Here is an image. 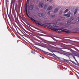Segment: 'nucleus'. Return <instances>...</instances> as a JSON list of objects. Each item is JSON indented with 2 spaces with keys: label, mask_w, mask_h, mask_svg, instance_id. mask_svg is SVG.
I'll return each mask as SVG.
<instances>
[{
  "label": "nucleus",
  "mask_w": 79,
  "mask_h": 79,
  "mask_svg": "<svg viewBox=\"0 0 79 79\" xmlns=\"http://www.w3.org/2000/svg\"><path fill=\"white\" fill-rule=\"evenodd\" d=\"M6 8H7V13L8 16V17H9V18L10 19V20L12 24H15V20H14V18H13V16H12V15H11V14L10 12L9 13V15L8 14V5L7 4H6Z\"/></svg>",
  "instance_id": "nucleus-1"
},
{
  "label": "nucleus",
  "mask_w": 79,
  "mask_h": 79,
  "mask_svg": "<svg viewBox=\"0 0 79 79\" xmlns=\"http://www.w3.org/2000/svg\"><path fill=\"white\" fill-rule=\"evenodd\" d=\"M29 18L31 20V21H33V22H34V23H36V24H38V25H40V26H42V25L41 24V23H39V21H37L35 20L34 19H33V18H32L31 17H29Z\"/></svg>",
  "instance_id": "nucleus-2"
},
{
  "label": "nucleus",
  "mask_w": 79,
  "mask_h": 79,
  "mask_svg": "<svg viewBox=\"0 0 79 79\" xmlns=\"http://www.w3.org/2000/svg\"><path fill=\"white\" fill-rule=\"evenodd\" d=\"M54 23H50V26L52 27H55L56 26V24H58V22H57L56 21H54Z\"/></svg>",
  "instance_id": "nucleus-3"
},
{
  "label": "nucleus",
  "mask_w": 79,
  "mask_h": 79,
  "mask_svg": "<svg viewBox=\"0 0 79 79\" xmlns=\"http://www.w3.org/2000/svg\"><path fill=\"white\" fill-rule=\"evenodd\" d=\"M56 31H57L58 32H65L66 33H69V32L68 31H64L60 28L57 29L56 30Z\"/></svg>",
  "instance_id": "nucleus-4"
},
{
  "label": "nucleus",
  "mask_w": 79,
  "mask_h": 79,
  "mask_svg": "<svg viewBox=\"0 0 79 79\" xmlns=\"http://www.w3.org/2000/svg\"><path fill=\"white\" fill-rule=\"evenodd\" d=\"M34 9V6L32 5H31L29 6V10H32Z\"/></svg>",
  "instance_id": "nucleus-5"
},
{
  "label": "nucleus",
  "mask_w": 79,
  "mask_h": 79,
  "mask_svg": "<svg viewBox=\"0 0 79 79\" xmlns=\"http://www.w3.org/2000/svg\"><path fill=\"white\" fill-rule=\"evenodd\" d=\"M13 15L14 16V18L15 19V20H17V17H16V12L15 11H13Z\"/></svg>",
  "instance_id": "nucleus-6"
},
{
  "label": "nucleus",
  "mask_w": 79,
  "mask_h": 79,
  "mask_svg": "<svg viewBox=\"0 0 79 79\" xmlns=\"http://www.w3.org/2000/svg\"><path fill=\"white\" fill-rule=\"evenodd\" d=\"M38 16L40 17H43L44 14L42 13H39L38 14Z\"/></svg>",
  "instance_id": "nucleus-7"
},
{
  "label": "nucleus",
  "mask_w": 79,
  "mask_h": 79,
  "mask_svg": "<svg viewBox=\"0 0 79 79\" xmlns=\"http://www.w3.org/2000/svg\"><path fill=\"white\" fill-rule=\"evenodd\" d=\"M64 16H67V18H69L70 17V13H68L67 14H64Z\"/></svg>",
  "instance_id": "nucleus-8"
},
{
  "label": "nucleus",
  "mask_w": 79,
  "mask_h": 79,
  "mask_svg": "<svg viewBox=\"0 0 79 79\" xmlns=\"http://www.w3.org/2000/svg\"><path fill=\"white\" fill-rule=\"evenodd\" d=\"M42 26L45 27H47V28H48V29H50V27L48 25H46L42 24Z\"/></svg>",
  "instance_id": "nucleus-9"
},
{
  "label": "nucleus",
  "mask_w": 79,
  "mask_h": 79,
  "mask_svg": "<svg viewBox=\"0 0 79 79\" xmlns=\"http://www.w3.org/2000/svg\"><path fill=\"white\" fill-rule=\"evenodd\" d=\"M39 6L40 8H42L44 6V4L43 3L41 2L39 4Z\"/></svg>",
  "instance_id": "nucleus-10"
},
{
  "label": "nucleus",
  "mask_w": 79,
  "mask_h": 79,
  "mask_svg": "<svg viewBox=\"0 0 79 79\" xmlns=\"http://www.w3.org/2000/svg\"><path fill=\"white\" fill-rule=\"evenodd\" d=\"M52 8H53V7H52V6H50L48 8L47 10H48L49 11L50 10H52Z\"/></svg>",
  "instance_id": "nucleus-11"
},
{
  "label": "nucleus",
  "mask_w": 79,
  "mask_h": 79,
  "mask_svg": "<svg viewBox=\"0 0 79 79\" xmlns=\"http://www.w3.org/2000/svg\"><path fill=\"white\" fill-rule=\"evenodd\" d=\"M67 23V24H71V21L69 20L68 21Z\"/></svg>",
  "instance_id": "nucleus-12"
},
{
  "label": "nucleus",
  "mask_w": 79,
  "mask_h": 79,
  "mask_svg": "<svg viewBox=\"0 0 79 79\" xmlns=\"http://www.w3.org/2000/svg\"><path fill=\"white\" fill-rule=\"evenodd\" d=\"M58 11V8H56L54 11V13H56Z\"/></svg>",
  "instance_id": "nucleus-13"
},
{
  "label": "nucleus",
  "mask_w": 79,
  "mask_h": 79,
  "mask_svg": "<svg viewBox=\"0 0 79 79\" xmlns=\"http://www.w3.org/2000/svg\"><path fill=\"white\" fill-rule=\"evenodd\" d=\"M25 11L26 13L27 12V5H26L25 6Z\"/></svg>",
  "instance_id": "nucleus-14"
},
{
  "label": "nucleus",
  "mask_w": 79,
  "mask_h": 79,
  "mask_svg": "<svg viewBox=\"0 0 79 79\" xmlns=\"http://www.w3.org/2000/svg\"><path fill=\"white\" fill-rule=\"evenodd\" d=\"M71 62H72V63H73V64H75V65H77V64H76V63H75L73 61H71Z\"/></svg>",
  "instance_id": "nucleus-15"
},
{
  "label": "nucleus",
  "mask_w": 79,
  "mask_h": 79,
  "mask_svg": "<svg viewBox=\"0 0 79 79\" xmlns=\"http://www.w3.org/2000/svg\"><path fill=\"white\" fill-rule=\"evenodd\" d=\"M68 9H66L64 11V13H66L67 12H68Z\"/></svg>",
  "instance_id": "nucleus-16"
},
{
  "label": "nucleus",
  "mask_w": 79,
  "mask_h": 79,
  "mask_svg": "<svg viewBox=\"0 0 79 79\" xmlns=\"http://www.w3.org/2000/svg\"><path fill=\"white\" fill-rule=\"evenodd\" d=\"M71 55V53H67V56H69Z\"/></svg>",
  "instance_id": "nucleus-17"
},
{
  "label": "nucleus",
  "mask_w": 79,
  "mask_h": 79,
  "mask_svg": "<svg viewBox=\"0 0 79 79\" xmlns=\"http://www.w3.org/2000/svg\"><path fill=\"white\" fill-rule=\"evenodd\" d=\"M77 9H76L75 10H74V12L75 13H77Z\"/></svg>",
  "instance_id": "nucleus-18"
},
{
  "label": "nucleus",
  "mask_w": 79,
  "mask_h": 79,
  "mask_svg": "<svg viewBox=\"0 0 79 79\" xmlns=\"http://www.w3.org/2000/svg\"><path fill=\"white\" fill-rule=\"evenodd\" d=\"M63 13V11L62 10H60V12L59 15H61Z\"/></svg>",
  "instance_id": "nucleus-19"
},
{
  "label": "nucleus",
  "mask_w": 79,
  "mask_h": 79,
  "mask_svg": "<svg viewBox=\"0 0 79 79\" xmlns=\"http://www.w3.org/2000/svg\"><path fill=\"white\" fill-rule=\"evenodd\" d=\"M11 2H12V3H15V0H12Z\"/></svg>",
  "instance_id": "nucleus-20"
},
{
  "label": "nucleus",
  "mask_w": 79,
  "mask_h": 79,
  "mask_svg": "<svg viewBox=\"0 0 79 79\" xmlns=\"http://www.w3.org/2000/svg\"><path fill=\"white\" fill-rule=\"evenodd\" d=\"M13 2H11V3L10 4V8H12V6L13 5Z\"/></svg>",
  "instance_id": "nucleus-21"
},
{
  "label": "nucleus",
  "mask_w": 79,
  "mask_h": 79,
  "mask_svg": "<svg viewBox=\"0 0 79 79\" xmlns=\"http://www.w3.org/2000/svg\"><path fill=\"white\" fill-rule=\"evenodd\" d=\"M74 56L73 55H72V57H73L74 58V60H76V57H75V56Z\"/></svg>",
  "instance_id": "nucleus-22"
},
{
  "label": "nucleus",
  "mask_w": 79,
  "mask_h": 79,
  "mask_svg": "<svg viewBox=\"0 0 79 79\" xmlns=\"http://www.w3.org/2000/svg\"><path fill=\"white\" fill-rule=\"evenodd\" d=\"M50 52H54V51L52 50V49H50Z\"/></svg>",
  "instance_id": "nucleus-23"
},
{
  "label": "nucleus",
  "mask_w": 79,
  "mask_h": 79,
  "mask_svg": "<svg viewBox=\"0 0 79 79\" xmlns=\"http://www.w3.org/2000/svg\"><path fill=\"white\" fill-rule=\"evenodd\" d=\"M52 18H55V15H52Z\"/></svg>",
  "instance_id": "nucleus-24"
},
{
  "label": "nucleus",
  "mask_w": 79,
  "mask_h": 79,
  "mask_svg": "<svg viewBox=\"0 0 79 79\" xmlns=\"http://www.w3.org/2000/svg\"><path fill=\"white\" fill-rule=\"evenodd\" d=\"M57 21H61V19H58L57 20Z\"/></svg>",
  "instance_id": "nucleus-25"
},
{
  "label": "nucleus",
  "mask_w": 79,
  "mask_h": 79,
  "mask_svg": "<svg viewBox=\"0 0 79 79\" xmlns=\"http://www.w3.org/2000/svg\"><path fill=\"white\" fill-rule=\"evenodd\" d=\"M76 12H74L73 14V15L75 16V15H76Z\"/></svg>",
  "instance_id": "nucleus-26"
},
{
  "label": "nucleus",
  "mask_w": 79,
  "mask_h": 79,
  "mask_svg": "<svg viewBox=\"0 0 79 79\" xmlns=\"http://www.w3.org/2000/svg\"><path fill=\"white\" fill-rule=\"evenodd\" d=\"M55 52H57V53H60V51H56Z\"/></svg>",
  "instance_id": "nucleus-27"
},
{
  "label": "nucleus",
  "mask_w": 79,
  "mask_h": 79,
  "mask_svg": "<svg viewBox=\"0 0 79 79\" xmlns=\"http://www.w3.org/2000/svg\"><path fill=\"white\" fill-rule=\"evenodd\" d=\"M48 14H50V11H49L48 12Z\"/></svg>",
  "instance_id": "nucleus-28"
},
{
  "label": "nucleus",
  "mask_w": 79,
  "mask_h": 79,
  "mask_svg": "<svg viewBox=\"0 0 79 79\" xmlns=\"http://www.w3.org/2000/svg\"><path fill=\"white\" fill-rule=\"evenodd\" d=\"M75 61H76V62L77 63H78V62H77V60H76V59H75Z\"/></svg>",
  "instance_id": "nucleus-29"
},
{
  "label": "nucleus",
  "mask_w": 79,
  "mask_h": 79,
  "mask_svg": "<svg viewBox=\"0 0 79 79\" xmlns=\"http://www.w3.org/2000/svg\"><path fill=\"white\" fill-rule=\"evenodd\" d=\"M45 7H47V6L46 5H45L44 8H45Z\"/></svg>",
  "instance_id": "nucleus-30"
},
{
  "label": "nucleus",
  "mask_w": 79,
  "mask_h": 79,
  "mask_svg": "<svg viewBox=\"0 0 79 79\" xmlns=\"http://www.w3.org/2000/svg\"><path fill=\"white\" fill-rule=\"evenodd\" d=\"M51 49H50L49 48H48V50H49V51Z\"/></svg>",
  "instance_id": "nucleus-31"
},
{
  "label": "nucleus",
  "mask_w": 79,
  "mask_h": 79,
  "mask_svg": "<svg viewBox=\"0 0 79 79\" xmlns=\"http://www.w3.org/2000/svg\"><path fill=\"white\" fill-rule=\"evenodd\" d=\"M77 20H78V21L79 22V17L78 18Z\"/></svg>",
  "instance_id": "nucleus-32"
},
{
  "label": "nucleus",
  "mask_w": 79,
  "mask_h": 79,
  "mask_svg": "<svg viewBox=\"0 0 79 79\" xmlns=\"http://www.w3.org/2000/svg\"><path fill=\"white\" fill-rule=\"evenodd\" d=\"M77 56H78V57H79V54H77Z\"/></svg>",
  "instance_id": "nucleus-33"
},
{
  "label": "nucleus",
  "mask_w": 79,
  "mask_h": 79,
  "mask_svg": "<svg viewBox=\"0 0 79 79\" xmlns=\"http://www.w3.org/2000/svg\"><path fill=\"white\" fill-rule=\"evenodd\" d=\"M49 0H47V2H48V1H49Z\"/></svg>",
  "instance_id": "nucleus-34"
},
{
  "label": "nucleus",
  "mask_w": 79,
  "mask_h": 79,
  "mask_svg": "<svg viewBox=\"0 0 79 79\" xmlns=\"http://www.w3.org/2000/svg\"><path fill=\"white\" fill-rule=\"evenodd\" d=\"M44 58V57H42V58Z\"/></svg>",
  "instance_id": "nucleus-35"
}]
</instances>
